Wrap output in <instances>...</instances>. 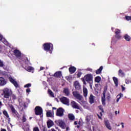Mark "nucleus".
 Returning <instances> with one entry per match:
<instances>
[{"label":"nucleus","mask_w":131,"mask_h":131,"mask_svg":"<svg viewBox=\"0 0 131 131\" xmlns=\"http://www.w3.org/2000/svg\"><path fill=\"white\" fill-rule=\"evenodd\" d=\"M13 93L12 90L6 88L3 90V96L5 99L8 100V101H12V98H11V95Z\"/></svg>","instance_id":"obj_1"},{"label":"nucleus","mask_w":131,"mask_h":131,"mask_svg":"<svg viewBox=\"0 0 131 131\" xmlns=\"http://www.w3.org/2000/svg\"><path fill=\"white\" fill-rule=\"evenodd\" d=\"M79 111L78 110H76V113H78Z\"/></svg>","instance_id":"obj_63"},{"label":"nucleus","mask_w":131,"mask_h":131,"mask_svg":"<svg viewBox=\"0 0 131 131\" xmlns=\"http://www.w3.org/2000/svg\"><path fill=\"white\" fill-rule=\"evenodd\" d=\"M7 84V81L3 77H0V86H4Z\"/></svg>","instance_id":"obj_15"},{"label":"nucleus","mask_w":131,"mask_h":131,"mask_svg":"<svg viewBox=\"0 0 131 131\" xmlns=\"http://www.w3.org/2000/svg\"><path fill=\"white\" fill-rule=\"evenodd\" d=\"M8 118V123H9L11 121V118H10V117H9V118Z\"/></svg>","instance_id":"obj_50"},{"label":"nucleus","mask_w":131,"mask_h":131,"mask_svg":"<svg viewBox=\"0 0 131 131\" xmlns=\"http://www.w3.org/2000/svg\"><path fill=\"white\" fill-rule=\"evenodd\" d=\"M89 102L91 104L95 103V99L94 98V95H93V94L90 95L89 97Z\"/></svg>","instance_id":"obj_22"},{"label":"nucleus","mask_w":131,"mask_h":131,"mask_svg":"<svg viewBox=\"0 0 131 131\" xmlns=\"http://www.w3.org/2000/svg\"><path fill=\"white\" fill-rule=\"evenodd\" d=\"M60 101L64 105H67V106H69V99H68V98L65 97H63L60 98Z\"/></svg>","instance_id":"obj_12"},{"label":"nucleus","mask_w":131,"mask_h":131,"mask_svg":"<svg viewBox=\"0 0 131 131\" xmlns=\"http://www.w3.org/2000/svg\"><path fill=\"white\" fill-rule=\"evenodd\" d=\"M42 49H43L45 52H49L50 54H52L53 51H54V46L50 42L45 43L42 45Z\"/></svg>","instance_id":"obj_2"},{"label":"nucleus","mask_w":131,"mask_h":131,"mask_svg":"<svg viewBox=\"0 0 131 131\" xmlns=\"http://www.w3.org/2000/svg\"><path fill=\"white\" fill-rule=\"evenodd\" d=\"M129 82H129V80L128 81H126V84H128V83H129Z\"/></svg>","instance_id":"obj_59"},{"label":"nucleus","mask_w":131,"mask_h":131,"mask_svg":"<svg viewBox=\"0 0 131 131\" xmlns=\"http://www.w3.org/2000/svg\"><path fill=\"white\" fill-rule=\"evenodd\" d=\"M3 50V48H2V46L0 45V53L2 52V50Z\"/></svg>","instance_id":"obj_55"},{"label":"nucleus","mask_w":131,"mask_h":131,"mask_svg":"<svg viewBox=\"0 0 131 131\" xmlns=\"http://www.w3.org/2000/svg\"><path fill=\"white\" fill-rule=\"evenodd\" d=\"M54 125V122L51 120L47 122V126L48 128L52 127Z\"/></svg>","instance_id":"obj_20"},{"label":"nucleus","mask_w":131,"mask_h":131,"mask_svg":"<svg viewBox=\"0 0 131 131\" xmlns=\"http://www.w3.org/2000/svg\"><path fill=\"white\" fill-rule=\"evenodd\" d=\"M66 130H67V131L69 130V127H66Z\"/></svg>","instance_id":"obj_61"},{"label":"nucleus","mask_w":131,"mask_h":131,"mask_svg":"<svg viewBox=\"0 0 131 131\" xmlns=\"http://www.w3.org/2000/svg\"><path fill=\"white\" fill-rule=\"evenodd\" d=\"M42 131H47V128H46V127H43V128H42Z\"/></svg>","instance_id":"obj_51"},{"label":"nucleus","mask_w":131,"mask_h":131,"mask_svg":"<svg viewBox=\"0 0 131 131\" xmlns=\"http://www.w3.org/2000/svg\"><path fill=\"white\" fill-rule=\"evenodd\" d=\"M40 69V70H43V69H45V68L43 67H41Z\"/></svg>","instance_id":"obj_56"},{"label":"nucleus","mask_w":131,"mask_h":131,"mask_svg":"<svg viewBox=\"0 0 131 131\" xmlns=\"http://www.w3.org/2000/svg\"><path fill=\"white\" fill-rule=\"evenodd\" d=\"M121 125H122V128H124V125H123L124 123L122 122V123H121Z\"/></svg>","instance_id":"obj_52"},{"label":"nucleus","mask_w":131,"mask_h":131,"mask_svg":"<svg viewBox=\"0 0 131 131\" xmlns=\"http://www.w3.org/2000/svg\"><path fill=\"white\" fill-rule=\"evenodd\" d=\"M47 106H52V104H51V103L48 102V103H47Z\"/></svg>","instance_id":"obj_47"},{"label":"nucleus","mask_w":131,"mask_h":131,"mask_svg":"<svg viewBox=\"0 0 131 131\" xmlns=\"http://www.w3.org/2000/svg\"><path fill=\"white\" fill-rule=\"evenodd\" d=\"M70 74H73L76 71V68L74 67H71L69 69Z\"/></svg>","instance_id":"obj_19"},{"label":"nucleus","mask_w":131,"mask_h":131,"mask_svg":"<svg viewBox=\"0 0 131 131\" xmlns=\"http://www.w3.org/2000/svg\"><path fill=\"white\" fill-rule=\"evenodd\" d=\"M13 54L17 59H21V51L18 49H15L13 51Z\"/></svg>","instance_id":"obj_11"},{"label":"nucleus","mask_w":131,"mask_h":131,"mask_svg":"<svg viewBox=\"0 0 131 131\" xmlns=\"http://www.w3.org/2000/svg\"><path fill=\"white\" fill-rule=\"evenodd\" d=\"M120 33H121V30L118 29H115V38H117V39H121V35H120Z\"/></svg>","instance_id":"obj_10"},{"label":"nucleus","mask_w":131,"mask_h":131,"mask_svg":"<svg viewBox=\"0 0 131 131\" xmlns=\"http://www.w3.org/2000/svg\"><path fill=\"white\" fill-rule=\"evenodd\" d=\"M118 75H119V76H121V77H123V76H124V75H125V74H124V72H123V71L120 69L118 71Z\"/></svg>","instance_id":"obj_27"},{"label":"nucleus","mask_w":131,"mask_h":131,"mask_svg":"<svg viewBox=\"0 0 131 131\" xmlns=\"http://www.w3.org/2000/svg\"><path fill=\"white\" fill-rule=\"evenodd\" d=\"M88 89L85 87L83 88V95L84 98H86L88 97Z\"/></svg>","instance_id":"obj_21"},{"label":"nucleus","mask_w":131,"mask_h":131,"mask_svg":"<svg viewBox=\"0 0 131 131\" xmlns=\"http://www.w3.org/2000/svg\"><path fill=\"white\" fill-rule=\"evenodd\" d=\"M74 124H75V125H76L77 124V121H75L74 122Z\"/></svg>","instance_id":"obj_60"},{"label":"nucleus","mask_w":131,"mask_h":131,"mask_svg":"<svg viewBox=\"0 0 131 131\" xmlns=\"http://www.w3.org/2000/svg\"><path fill=\"white\" fill-rule=\"evenodd\" d=\"M85 79V80L88 82V83H92L93 82V74H86L84 78Z\"/></svg>","instance_id":"obj_5"},{"label":"nucleus","mask_w":131,"mask_h":131,"mask_svg":"<svg viewBox=\"0 0 131 131\" xmlns=\"http://www.w3.org/2000/svg\"><path fill=\"white\" fill-rule=\"evenodd\" d=\"M107 99H110V95L107 96Z\"/></svg>","instance_id":"obj_64"},{"label":"nucleus","mask_w":131,"mask_h":131,"mask_svg":"<svg viewBox=\"0 0 131 131\" xmlns=\"http://www.w3.org/2000/svg\"><path fill=\"white\" fill-rule=\"evenodd\" d=\"M71 105L74 109H78L79 110H80V107L79 106L78 104H77V103H76V102H75L74 101H72L71 102Z\"/></svg>","instance_id":"obj_14"},{"label":"nucleus","mask_w":131,"mask_h":131,"mask_svg":"<svg viewBox=\"0 0 131 131\" xmlns=\"http://www.w3.org/2000/svg\"><path fill=\"white\" fill-rule=\"evenodd\" d=\"M31 86V83H28L24 85V88H27V89H29Z\"/></svg>","instance_id":"obj_38"},{"label":"nucleus","mask_w":131,"mask_h":131,"mask_svg":"<svg viewBox=\"0 0 131 131\" xmlns=\"http://www.w3.org/2000/svg\"><path fill=\"white\" fill-rule=\"evenodd\" d=\"M3 114L6 117V118H9V117H10V116H9V114L8 113V112H7V111L6 110L3 112Z\"/></svg>","instance_id":"obj_31"},{"label":"nucleus","mask_w":131,"mask_h":131,"mask_svg":"<svg viewBox=\"0 0 131 131\" xmlns=\"http://www.w3.org/2000/svg\"><path fill=\"white\" fill-rule=\"evenodd\" d=\"M81 75H82V73H81V72H78L77 74V77L79 78Z\"/></svg>","instance_id":"obj_36"},{"label":"nucleus","mask_w":131,"mask_h":131,"mask_svg":"<svg viewBox=\"0 0 131 131\" xmlns=\"http://www.w3.org/2000/svg\"><path fill=\"white\" fill-rule=\"evenodd\" d=\"M119 100H120V98H118L117 99V102H119Z\"/></svg>","instance_id":"obj_58"},{"label":"nucleus","mask_w":131,"mask_h":131,"mask_svg":"<svg viewBox=\"0 0 131 131\" xmlns=\"http://www.w3.org/2000/svg\"><path fill=\"white\" fill-rule=\"evenodd\" d=\"M48 94H50V95L51 96V97H52L53 98H54V93H53L52 92V90L49 89L48 90Z\"/></svg>","instance_id":"obj_35"},{"label":"nucleus","mask_w":131,"mask_h":131,"mask_svg":"<svg viewBox=\"0 0 131 131\" xmlns=\"http://www.w3.org/2000/svg\"><path fill=\"white\" fill-rule=\"evenodd\" d=\"M1 131H7V130L5 128H1Z\"/></svg>","instance_id":"obj_53"},{"label":"nucleus","mask_w":131,"mask_h":131,"mask_svg":"<svg viewBox=\"0 0 131 131\" xmlns=\"http://www.w3.org/2000/svg\"><path fill=\"white\" fill-rule=\"evenodd\" d=\"M9 81H10V82H11V83L12 84H13L14 85V86L16 89L19 88V84H18L17 81H16V80H15V79H14V78H13L12 77H9Z\"/></svg>","instance_id":"obj_13"},{"label":"nucleus","mask_w":131,"mask_h":131,"mask_svg":"<svg viewBox=\"0 0 131 131\" xmlns=\"http://www.w3.org/2000/svg\"><path fill=\"white\" fill-rule=\"evenodd\" d=\"M55 123L62 129H65L66 128V124L62 120H56L55 121Z\"/></svg>","instance_id":"obj_4"},{"label":"nucleus","mask_w":131,"mask_h":131,"mask_svg":"<svg viewBox=\"0 0 131 131\" xmlns=\"http://www.w3.org/2000/svg\"><path fill=\"white\" fill-rule=\"evenodd\" d=\"M99 85H100V84H95V86L96 88H98L99 86Z\"/></svg>","instance_id":"obj_54"},{"label":"nucleus","mask_w":131,"mask_h":131,"mask_svg":"<svg viewBox=\"0 0 131 131\" xmlns=\"http://www.w3.org/2000/svg\"><path fill=\"white\" fill-rule=\"evenodd\" d=\"M95 82L99 83L101 81V77L97 76L95 78Z\"/></svg>","instance_id":"obj_30"},{"label":"nucleus","mask_w":131,"mask_h":131,"mask_svg":"<svg viewBox=\"0 0 131 131\" xmlns=\"http://www.w3.org/2000/svg\"><path fill=\"white\" fill-rule=\"evenodd\" d=\"M107 90H108V87L107 86H105L102 93L103 97L101 98V102L103 106L106 105V92H107Z\"/></svg>","instance_id":"obj_3"},{"label":"nucleus","mask_w":131,"mask_h":131,"mask_svg":"<svg viewBox=\"0 0 131 131\" xmlns=\"http://www.w3.org/2000/svg\"><path fill=\"white\" fill-rule=\"evenodd\" d=\"M3 40V35H2L1 33H0V40Z\"/></svg>","instance_id":"obj_46"},{"label":"nucleus","mask_w":131,"mask_h":131,"mask_svg":"<svg viewBox=\"0 0 131 131\" xmlns=\"http://www.w3.org/2000/svg\"><path fill=\"white\" fill-rule=\"evenodd\" d=\"M68 117L70 120H74V119H75V117L74 116V115L73 114H69Z\"/></svg>","instance_id":"obj_25"},{"label":"nucleus","mask_w":131,"mask_h":131,"mask_svg":"<svg viewBox=\"0 0 131 131\" xmlns=\"http://www.w3.org/2000/svg\"><path fill=\"white\" fill-rule=\"evenodd\" d=\"M52 109H53V110H56L57 108L53 107H52Z\"/></svg>","instance_id":"obj_62"},{"label":"nucleus","mask_w":131,"mask_h":131,"mask_svg":"<svg viewBox=\"0 0 131 131\" xmlns=\"http://www.w3.org/2000/svg\"><path fill=\"white\" fill-rule=\"evenodd\" d=\"M30 92H31L30 88H28L26 89V93L27 94H28V95H29V93H30Z\"/></svg>","instance_id":"obj_41"},{"label":"nucleus","mask_w":131,"mask_h":131,"mask_svg":"<svg viewBox=\"0 0 131 131\" xmlns=\"http://www.w3.org/2000/svg\"><path fill=\"white\" fill-rule=\"evenodd\" d=\"M102 70H103V66H101L99 69L96 71V74H100L102 73Z\"/></svg>","instance_id":"obj_28"},{"label":"nucleus","mask_w":131,"mask_h":131,"mask_svg":"<svg viewBox=\"0 0 131 131\" xmlns=\"http://www.w3.org/2000/svg\"><path fill=\"white\" fill-rule=\"evenodd\" d=\"M125 19L127 21H129V20H131V16H125Z\"/></svg>","instance_id":"obj_43"},{"label":"nucleus","mask_w":131,"mask_h":131,"mask_svg":"<svg viewBox=\"0 0 131 131\" xmlns=\"http://www.w3.org/2000/svg\"><path fill=\"white\" fill-rule=\"evenodd\" d=\"M89 84H90V88L92 89V85H93V82H92L91 83H89Z\"/></svg>","instance_id":"obj_57"},{"label":"nucleus","mask_w":131,"mask_h":131,"mask_svg":"<svg viewBox=\"0 0 131 131\" xmlns=\"http://www.w3.org/2000/svg\"><path fill=\"white\" fill-rule=\"evenodd\" d=\"M10 98H11V100H16V99H17L16 95L14 94H13V93H11V94L10 95Z\"/></svg>","instance_id":"obj_32"},{"label":"nucleus","mask_w":131,"mask_h":131,"mask_svg":"<svg viewBox=\"0 0 131 131\" xmlns=\"http://www.w3.org/2000/svg\"><path fill=\"white\" fill-rule=\"evenodd\" d=\"M88 71H90V72H93V69L90 68H87Z\"/></svg>","instance_id":"obj_44"},{"label":"nucleus","mask_w":131,"mask_h":131,"mask_svg":"<svg viewBox=\"0 0 131 131\" xmlns=\"http://www.w3.org/2000/svg\"><path fill=\"white\" fill-rule=\"evenodd\" d=\"M26 126L27 127L28 129H29V124H28V123H26Z\"/></svg>","instance_id":"obj_49"},{"label":"nucleus","mask_w":131,"mask_h":131,"mask_svg":"<svg viewBox=\"0 0 131 131\" xmlns=\"http://www.w3.org/2000/svg\"><path fill=\"white\" fill-rule=\"evenodd\" d=\"M0 67H5L4 62L0 59Z\"/></svg>","instance_id":"obj_39"},{"label":"nucleus","mask_w":131,"mask_h":131,"mask_svg":"<svg viewBox=\"0 0 131 131\" xmlns=\"http://www.w3.org/2000/svg\"><path fill=\"white\" fill-rule=\"evenodd\" d=\"M82 81L83 82V84H85V85H86V82H85V79H84L83 78H81Z\"/></svg>","instance_id":"obj_42"},{"label":"nucleus","mask_w":131,"mask_h":131,"mask_svg":"<svg viewBox=\"0 0 131 131\" xmlns=\"http://www.w3.org/2000/svg\"><path fill=\"white\" fill-rule=\"evenodd\" d=\"M113 81L115 84V86H116V88H117V86H118V79H117V78H116L115 77H113Z\"/></svg>","instance_id":"obj_24"},{"label":"nucleus","mask_w":131,"mask_h":131,"mask_svg":"<svg viewBox=\"0 0 131 131\" xmlns=\"http://www.w3.org/2000/svg\"><path fill=\"white\" fill-rule=\"evenodd\" d=\"M26 120H27V119H26V116H25V115H23V118L21 119V121L23 123H24V122H26Z\"/></svg>","instance_id":"obj_33"},{"label":"nucleus","mask_w":131,"mask_h":131,"mask_svg":"<svg viewBox=\"0 0 131 131\" xmlns=\"http://www.w3.org/2000/svg\"><path fill=\"white\" fill-rule=\"evenodd\" d=\"M119 96H120V97L119 98H120V99L121 98V97H123V94H121V93H120L119 94Z\"/></svg>","instance_id":"obj_45"},{"label":"nucleus","mask_w":131,"mask_h":131,"mask_svg":"<svg viewBox=\"0 0 131 131\" xmlns=\"http://www.w3.org/2000/svg\"><path fill=\"white\" fill-rule=\"evenodd\" d=\"M34 111H35V115H40V116H41L42 114V108L39 106H37L35 107L34 109Z\"/></svg>","instance_id":"obj_6"},{"label":"nucleus","mask_w":131,"mask_h":131,"mask_svg":"<svg viewBox=\"0 0 131 131\" xmlns=\"http://www.w3.org/2000/svg\"><path fill=\"white\" fill-rule=\"evenodd\" d=\"M125 87L123 86V85H122V91H125Z\"/></svg>","instance_id":"obj_48"},{"label":"nucleus","mask_w":131,"mask_h":131,"mask_svg":"<svg viewBox=\"0 0 131 131\" xmlns=\"http://www.w3.org/2000/svg\"><path fill=\"white\" fill-rule=\"evenodd\" d=\"M63 93L66 94V96H69L70 92H69V90L68 89H64L63 90Z\"/></svg>","instance_id":"obj_29"},{"label":"nucleus","mask_w":131,"mask_h":131,"mask_svg":"<svg viewBox=\"0 0 131 131\" xmlns=\"http://www.w3.org/2000/svg\"><path fill=\"white\" fill-rule=\"evenodd\" d=\"M53 76L54 77H56V78H59L61 77V76H62V72H61V71L56 72L54 74Z\"/></svg>","instance_id":"obj_18"},{"label":"nucleus","mask_w":131,"mask_h":131,"mask_svg":"<svg viewBox=\"0 0 131 131\" xmlns=\"http://www.w3.org/2000/svg\"><path fill=\"white\" fill-rule=\"evenodd\" d=\"M98 108L99 109V110H101V112H102V113H104V108H103V106H102V105H99L98 106Z\"/></svg>","instance_id":"obj_37"},{"label":"nucleus","mask_w":131,"mask_h":131,"mask_svg":"<svg viewBox=\"0 0 131 131\" xmlns=\"http://www.w3.org/2000/svg\"><path fill=\"white\" fill-rule=\"evenodd\" d=\"M74 86H75V89L77 90L78 91L80 90V84H79V82H78V81H76L74 82Z\"/></svg>","instance_id":"obj_16"},{"label":"nucleus","mask_w":131,"mask_h":131,"mask_svg":"<svg viewBox=\"0 0 131 131\" xmlns=\"http://www.w3.org/2000/svg\"><path fill=\"white\" fill-rule=\"evenodd\" d=\"M64 112H65V110H64L63 108H58L56 111V116H58L59 117H62L64 116Z\"/></svg>","instance_id":"obj_8"},{"label":"nucleus","mask_w":131,"mask_h":131,"mask_svg":"<svg viewBox=\"0 0 131 131\" xmlns=\"http://www.w3.org/2000/svg\"><path fill=\"white\" fill-rule=\"evenodd\" d=\"M97 116L99 119H102V116H103V113H102V112H100V115L97 114Z\"/></svg>","instance_id":"obj_40"},{"label":"nucleus","mask_w":131,"mask_h":131,"mask_svg":"<svg viewBox=\"0 0 131 131\" xmlns=\"http://www.w3.org/2000/svg\"><path fill=\"white\" fill-rule=\"evenodd\" d=\"M46 115L47 117H53V114H52L51 112H47Z\"/></svg>","instance_id":"obj_34"},{"label":"nucleus","mask_w":131,"mask_h":131,"mask_svg":"<svg viewBox=\"0 0 131 131\" xmlns=\"http://www.w3.org/2000/svg\"><path fill=\"white\" fill-rule=\"evenodd\" d=\"M73 96H74V98L77 99L79 101H81L82 100V96L80 95L79 93L77 91H74L72 92Z\"/></svg>","instance_id":"obj_9"},{"label":"nucleus","mask_w":131,"mask_h":131,"mask_svg":"<svg viewBox=\"0 0 131 131\" xmlns=\"http://www.w3.org/2000/svg\"><path fill=\"white\" fill-rule=\"evenodd\" d=\"M104 124L106 127L108 128V129H109L110 130H111L112 129L111 125H110V123L109 122V121L108 120H106L104 121Z\"/></svg>","instance_id":"obj_17"},{"label":"nucleus","mask_w":131,"mask_h":131,"mask_svg":"<svg viewBox=\"0 0 131 131\" xmlns=\"http://www.w3.org/2000/svg\"><path fill=\"white\" fill-rule=\"evenodd\" d=\"M124 38L126 41H130L131 37L128 34H126L124 36Z\"/></svg>","instance_id":"obj_26"},{"label":"nucleus","mask_w":131,"mask_h":131,"mask_svg":"<svg viewBox=\"0 0 131 131\" xmlns=\"http://www.w3.org/2000/svg\"><path fill=\"white\" fill-rule=\"evenodd\" d=\"M10 108L14 117H16V118H20V115H19V113H18V112H17V111L15 109V107H14V106L12 105L10 106Z\"/></svg>","instance_id":"obj_7"},{"label":"nucleus","mask_w":131,"mask_h":131,"mask_svg":"<svg viewBox=\"0 0 131 131\" xmlns=\"http://www.w3.org/2000/svg\"><path fill=\"white\" fill-rule=\"evenodd\" d=\"M25 70L27 71H28V72H31V71H33L34 70V69L32 67H25Z\"/></svg>","instance_id":"obj_23"}]
</instances>
